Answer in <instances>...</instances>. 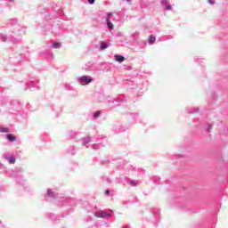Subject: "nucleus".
I'll use <instances>...</instances> for the list:
<instances>
[{
	"mask_svg": "<svg viewBox=\"0 0 228 228\" xmlns=\"http://www.w3.org/2000/svg\"><path fill=\"white\" fill-rule=\"evenodd\" d=\"M43 200L45 202H53V204H56L59 208H66V211H72V208L77 206V200L64 196H58V193L53 191L52 189H47Z\"/></svg>",
	"mask_w": 228,
	"mask_h": 228,
	"instance_id": "nucleus-1",
	"label": "nucleus"
},
{
	"mask_svg": "<svg viewBox=\"0 0 228 228\" xmlns=\"http://www.w3.org/2000/svg\"><path fill=\"white\" fill-rule=\"evenodd\" d=\"M98 101L100 102H108L111 104L112 108H115V106H120L122 102H127V98L126 94H119L117 98H111L110 96H106L104 94H99Z\"/></svg>",
	"mask_w": 228,
	"mask_h": 228,
	"instance_id": "nucleus-2",
	"label": "nucleus"
},
{
	"mask_svg": "<svg viewBox=\"0 0 228 228\" xmlns=\"http://www.w3.org/2000/svg\"><path fill=\"white\" fill-rule=\"evenodd\" d=\"M125 86H127L130 90H135L138 92L137 95H142L143 92H145V88H143V82L138 78H130L124 80Z\"/></svg>",
	"mask_w": 228,
	"mask_h": 228,
	"instance_id": "nucleus-3",
	"label": "nucleus"
},
{
	"mask_svg": "<svg viewBox=\"0 0 228 228\" xmlns=\"http://www.w3.org/2000/svg\"><path fill=\"white\" fill-rule=\"evenodd\" d=\"M0 171L4 172L6 177H12V179H19L21 174H24L22 167H16L15 169H8L6 166L0 162Z\"/></svg>",
	"mask_w": 228,
	"mask_h": 228,
	"instance_id": "nucleus-4",
	"label": "nucleus"
},
{
	"mask_svg": "<svg viewBox=\"0 0 228 228\" xmlns=\"http://www.w3.org/2000/svg\"><path fill=\"white\" fill-rule=\"evenodd\" d=\"M12 51L16 53L15 58L18 60V63H20L22 60H29V51L26 50L22 45L13 46Z\"/></svg>",
	"mask_w": 228,
	"mask_h": 228,
	"instance_id": "nucleus-5",
	"label": "nucleus"
},
{
	"mask_svg": "<svg viewBox=\"0 0 228 228\" xmlns=\"http://www.w3.org/2000/svg\"><path fill=\"white\" fill-rule=\"evenodd\" d=\"M150 213L151 216L149 217V222H151V224H154V225H158V223L161 218V210L158 208H153L150 210Z\"/></svg>",
	"mask_w": 228,
	"mask_h": 228,
	"instance_id": "nucleus-6",
	"label": "nucleus"
},
{
	"mask_svg": "<svg viewBox=\"0 0 228 228\" xmlns=\"http://www.w3.org/2000/svg\"><path fill=\"white\" fill-rule=\"evenodd\" d=\"M17 154H19V150L12 153H4L2 155V159H5L9 165H15V163H17Z\"/></svg>",
	"mask_w": 228,
	"mask_h": 228,
	"instance_id": "nucleus-7",
	"label": "nucleus"
},
{
	"mask_svg": "<svg viewBox=\"0 0 228 228\" xmlns=\"http://www.w3.org/2000/svg\"><path fill=\"white\" fill-rule=\"evenodd\" d=\"M8 26H15L14 32L18 31V35L20 37L21 35H24V31H26V28L21 27L20 25L17 24V20L15 19H10L7 20Z\"/></svg>",
	"mask_w": 228,
	"mask_h": 228,
	"instance_id": "nucleus-8",
	"label": "nucleus"
},
{
	"mask_svg": "<svg viewBox=\"0 0 228 228\" xmlns=\"http://www.w3.org/2000/svg\"><path fill=\"white\" fill-rule=\"evenodd\" d=\"M39 83L40 82L38 80L32 77L30 78V80L27 82L24 90H30L31 92H33V90H39L40 89Z\"/></svg>",
	"mask_w": 228,
	"mask_h": 228,
	"instance_id": "nucleus-9",
	"label": "nucleus"
},
{
	"mask_svg": "<svg viewBox=\"0 0 228 228\" xmlns=\"http://www.w3.org/2000/svg\"><path fill=\"white\" fill-rule=\"evenodd\" d=\"M19 111H20V102L17 100H12L10 102L9 112L15 115V113H19Z\"/></svg>",
	"mask_w": 228,
	"mask_h": 228,
	"instance_id": "nucleus-10",
	"label": "nucleus"
},
{
	"mask_svg": "<svg viewBox=\"0 0 228 228\" xmlns=\"http://www.w3.org/2000/svg\"><path fill=\"white\" fill-rule=\"evenodd\" d=\"M111 17H113V12H107L105 17V25L107 29L111 32L115 29V25L111 22Z\"/></svg>",
	"mask_w": 228,
	"mask_h": 228,
	"instance_id": "nucleus-11",
	"label": "nucleus"
},
{
	"mask_svg": "<svg viewBox=\"0 0 228 228\" xmlns=\"http://www.w3.org/2000/svg\"><path fill=\"white\" fill-rule=\"evenodd\" d=\"M93 81L94 77L87 75H84L77 78V82L82 86L90 85V83H92Z\"/></svg>",
	"mask_w": 228,
	"mask_h": 228,
	"instance_id": "nucleus-12",
	"label": "nucleus"
},
{
	"mask_svg": "<svg viewBox=\"0 0 228 228\" xmlns=\"http://www.w3.org/2000/svg\"><path fill=\"white\" fill-rule=\"evenodd\" d=\"M132 38L140 49H145V47H147V41L138 38V34H133Z\"/></svg>",
	"mask_w": 228,
	"mask_h": 228,
	"instance_id": "nucleus-13",
	"label": "nucleus"
},
{
	"mask_svg": "<svg viewBox=\"0 0 228 228\" xmlns=\"http://www.w3.org/2000/svg\"><path fill=\"white\" fill-rule=\"evenodd\" d=\"M0 40L1 42H6V40H9L10 42H12V44H19L20 42V39H19V37H15L12 35L6 37L3 34H0Z\"/></svg>",
	"mask_w": 228,
	"mask_h": 228,
	"instance_id": "nucleus-14",
	"label": "nucleus"
},
{
	"mask_svg": "<svg viewBox=\"0 0 228 228\" xmlns=\"http://www.w3.org/2000/svg\"><path fill=\"white\" fill-rule=\"evenodd\" d=\"M95 215L98 218H111L113 215V210H102L97 212Z\"/></svg>",
	"mask_w": 228,
	"mask_h": 228,
	"instance_id": "nucleus-15",
	"label": "nucleus"
},
{
	"mask_svg": "<svg viewBox=\"0 0 228 228\" xmlns=\"http://www.w3.org/2000/svg\"><path fill=\"white\" fill-rule=\"evenodd\" d=\"M79 134H81L79 132L70 130L66 133V138L67 140H75V142H79Z\"/></svg>",
	"mask_w": 228,
	"mask_h": 228,
	"instance_id": "nucleus-16",
	"label": "nucleus"
},
{
	"mask_svg": "<svg viewBox=\"0 0 228 228\" xmlns=\"http://www.w3.org/2000/svg\"><path fill=\"white\" fill-rule=\"evenodd\" d=\"M126 129H129V127L124 126L121 124H116L112 127V131L116 134H120V133H124Z\"/></svg>",
	"mask_w": 228,
	"mask_h": 228,
	"instance_id": "nucleus-17",
	"label": "nucleus"
},
{
	"mask_svg": "<svg viewBox=\"0 0 228 228\" xmlns=\"http://www.w3.org/2000/svg\"><path fill=\"white\" fill-rule=\"evenodd\" d=\"M126 179H127L128 183L130 184V186H138L140 184V181L138 180H131L127 177H123V178H117V183L118 184H120V183H123V181H126Z\"/></svg>",
	"mask_w": 228,
	"mask_h": 228,
	"instance_id": "nucleus-18",
	"label": "nucleus"
},
{
	"mask_svg": "<svg viewBox=\"0 0 228 228\" xmlns=\"http://www.w3.org/2000/svg\"><path fill=\"white\" fill-rule=\"evenodd\" d=\"M68 215H69V212H67L66 214L62 213L61 216H56L53 213H49L47 214V218H49V220L58 221L60 220V218H65V216H67Z\"/></svg>",
	"mask_w": 228,
	"mask_h": 228,
	"instance_id": "nucleus-19",
	"label": "nucleus"
},
{
	"mask_svg": "<svg viewBox=\"0 0 228 228\" xmlns=\"http://www.w3.org/2000/svg\"><path fill=\"white\" fill-rule=\"evenodd\" d=\"M111 45V42L110 40H103L100 42L99 50L100 51H105V49H108Z\"/></svg>",
	"mask_w": 228,
	"mask_h": 228,
	"instance_id": "nucleus-20",
	"label": "nucleus"
},
{
	"mask_svg": "<svg viewBox=\"0 0 228 228\" xmlns=\"http://www.w3.org/2000/svg\"><path fill=\"white\" fill-rule=\"evenodd\" d=\"M200 111V109L199 107H187L185 109V112L188 114V115H193L195 113H199Z\"/></svg>",
	"mask_w": 228,
	"mask_h": 228,
	"instance_id": "nucleus-21",
	"label": "nucleus"
},
{
	"mask_svg": "<svg viewBox=\"0 0 228 228\" xmlns=\"http://www.w3.org/2000/svg\"><path fill=\"white\" fill-rule=\"evenodd\" d=\"M161 4L165 7L167 12H170V10H172V4L168 3V0H161Z\"/></svg>",
	"mask_w": 228,
	"mask_h": 228,
	"instance_id": "nucleus-22",
	"label": "nucleus"
},
{
	"mask_svg": "<svg viewBox=\"0 0 228 228\" xmlns=\"http://www.w3.org/2000/svg\"><path fill=\"white\" fill-rule=\"evenodd\" d=\"M5 138L7 142H10L11 143L17 142V137L13 134H6Z\"/></svg>",
	"mask_w": 228,
	"mask_h": 228,
	"instance_id": "nucleus-23",
	"label": "nucleus"
},
{
	"mask_svg": "<svg viewBox=\"0 0 228 228\" xmlns=\"http://www.w3.org/2000/svg\"><path fill=\"white\" fill-rule=\"evenodd\" d=\"M114 60L118 63H123V61H126V57H124V55H121V54H115Z\"/></svg>",
	"mask_w": 228,
	"mask_h": 228,
	"instance_id": "nucleus-24",
	"label": "nucleus"
},
{
	"mask_svg": "<svg viewBox=\"0 0 228 228\" xmlns=\"http://www.w3.org/2000/svg\"><path fill=\"white\" fill-rule=\"evenodd\" d=\"M78 140H82V145H88V143L92 142V137L91 136L78 137Z\"/></svg>",
	"mask_w": 228,
	"mask_h": 228,
	"instance_id": "nucleus-25",
	"label": "nucleus"
},
{
	"mask_svg": "<svg viewBox=\"0 0 228 228\" xmlns=\"http://www.w3.org/2000/svg\"><path fill=\"white\" fill-rule=\"evenodd\" d=\"M40 56H45V58L52 59L53 58V52L51 50H46L40 53Z\"/></svg>",
	"mask_w": 228,
	"mask_h": 228,
	"instance_id": "nucleus-26",
	"label": "nucleus"
},
{
	"mask_svg": "<svg viewBox=\"0 0 228 228\" xmlns=\"http://www.w3.org/2000/svg\"><path fill=\"white\" fill-rule=\"evenodd\" d=\"M52 111H55V117H58L60 115V112L61 111V108L56 107V105L53 104L51 105Z\"/></svg>",
	"mask_w": 228,
	"mask_h": 228,
	"instance_id": "nucleus-27",
	"label": "nucleus"
},
{
	"mask_svg": "<svg viewBox=\"0 0 228 228\" xmlns=\"http://www.w3.org/2000/svg\"><path fill=\"white\" fill-rule=\"evenodd\" d=\"M130 117L134 121V124H136V122H142L140 120V115H138V113H130Z\"/></svg>",
	"mask_w": 228,
	"mask_h": 228,
	"instance_id": "nucleus-28",
	"label": "nucleus"
},
{
	"mask_svg": "<svg viewBox=\"0 0 228 228\" xmlns=\"http://www.w3.org/2000/svg\"><path fill=\"white\" fill-rule=\"evenodd\" d=\"M67 154H70L71 156H74L76 154V147L75 146H69L66 150Z\"/></svg>",
	"mask_w": 228,
	"mask_h": 228,
	"instance_id": "nucleus-29",
	"label": "nucleus"
},
{
	"mask_svg": "<svg viewBox=\"0 0 228 228\" xmlns=\"http://www.w3.org/2000/svg\"><path fill=\"white\" fill-rule=\"evenodd\" d=\"M148 44L150 45H154V44H156V37L154 35H150L148 38Z\"/></svg>",
	"mask_w": 228,
	"mask_h": 228,
	"instance_id": "nucleus-30",
	"label": "nucleus"
},
{
	"mask_svg": "<svg viewBox=\"0 0 228 228\" xmlns=\"http://www.w3.org/2000/svg\"><path fill=\"white\" fill-rule=\"evenodd\" d=\"M52 48L53 49H61V43L58 41H54L52 43Z\"/></svg>",
	"mask_w": 228,
	"mask_h": 228,
	"instance_id": "nucleus-31",
	"label": "nucleus"
},
{
	"mask_svg": "<svg viewBox=\"0 0 228 228\" xmlns=\"http://www.w3.org/2000/svg\"><path fill=\"white\" fill-rule=\"evenodd\" d=\"M101 110H96L94 112L92 113V118L93 120H97V118H99V117H101Z\"/></svg>",
	"mask_w": 228,
	"mask_h": 228,
	"instance_id": "nucleus-32",
	"label": "nucleus"
},
{
	"mask_svg": "<svg viewBox=\"0 0 228 228\" xmlns=\"http://www.w3.org/2000/svg\"><path fill=\"white\" fill-rule=\"evenodd\" d=\"M175 159H182V161H188V157L182 154H177L175 156Z\"/></svg>",
	"mask_w": 228,
	"mask_h": 228,
	"instance_id": "nucleus-33",
	"label": "nucleus"
},
{
	"mask_svg": "<svg viewBox=\"0 0 228 228\" xmlns=\"http://www.w3.org/2000/svg\"><path fill=\"white\" fill-rule=\"evenodd\" d=\"M65 90H68V92H76V88L74 86H70L69 84L64 85Z\"/></svg>",
	"mask_w": 228,
	"mask_h": 228,
	"instance_id": "nucleus-34",
	"label": "nucleus"
},
{
	"mask_svg": "<svg viewBox=\"0 0 228 228\" xmlns=\"http://www.w3.org/2000/svg\"><path fill=\"white\" fill-rule=\"evenodd\" d=\"M92 149L94 151H99V149H102V143H94L92 145Z\"/></svg>",
	"mask_w": 228,
	"mask_h": 228,
	"instance_id": "nucleus-35",
	"label": "nucleus"
},
{
	"mask_svg": "<svg viewBox=\"0 0 228 228\" xmlns=\"http://www.w3.org/2000/svg\"><path fill=\"white\" fill-rule=\"evenodd\" d=\"M205 129H206V132H207V133H211V129H213V125L210 124V123H208V124L205 126Z\"/></svg>",
	"mask_w": 228,
	"mask_h": 228,
	"instance_id": "nucleus-36",
	"label": "nucleus"
},
{
	"mask_svg": "<svg viewBox=\"0 0 228 228\" xmlns=\"http://www.w3.org/2000/svg\"><path fill=\"white\" fill-rule=\"evenodd\" d=\"M152 181H153V183H155V184H159V181H161V177H159V176H153L152 177Z\"/></svg>",
	"mask_w": 228,
	"mask_h": 228,
	"instance_id": "nucleus-37",
	"label": "nucleus"
},
{
	"mask_svg": "<svg viewBox=\"0 0 228 228\" xmlns=\"http://www.w3.org/2000/svg\"><path fill=\"white\" fill-rule=\"evenodd\" d=\"M0 133H10V128H8V127H0Z\"/></svg>",
	"mask_w": 228,
	"mask_h": 228,
	"instance_id": "nucleus-38",
	"label": "nucleus"
},
{
	"mask_svg": "<svg viewBox=\"0 0 228 228\" xmlns=\"http://www.w3.org/2000/svg\"><path fill=\"white\" fill-rule=\"evenodd\" d=\"M108 163H110V159H102L101 160L100 164L102 165V167H104V165H108Z\"/></svg>",
	"mask_w": 228,
	"mask_h": 228,
	"instance_id": "nucleus-39",
	"label": "nucleus"
},
{
	"mask_svg": "<svg viewBox=\"0 0 228 228\" xmlns=\"http://www.w3.org/2000/svg\"><path fill=\"white\" fill-rule=\"evenodd\" d=\"M57 13L61 17H65V12H63V10H61V9L58 10Z\"/></svg>",
	"mask_w": 228,
	"mask_h": 228,
	"instance_id": "nucleus-40",
	"label": "nucleus"
},
{
	"mask_svg": "<svg viewBox=\"0 0 228 228\" xmlns=\"http://www.w3.org/2000/svg\"><path fill=\"white\" fill-rule=\"evenodd\" d=\"M110 193H111V191H110V189L105 190V195L107 197L110 196Z\"/></svg>",
	"mask_w": 228,
	"mask_h": 228,
	"instance_id": "nucleus-41",
	"label": "nucleus"
},
{
	"mask_svg": "<svg viewBox=\"0 0 228 228\" xmlns=\"http://www.w3.org/2000/svg\"><path fill=\"white\" fill-rule=\"evenodd\" d=\"M88 4H94L95 0H87Z\"/></svg>",
	"mask_w": 228,
	"mask_h": 228,
	"instance_id": "nucleus-42",
	"label": "nucleus"
},
{
	"mask_svg": "<svg viewBox=\"0 0 228 228\" xmlns=\"http://www.w3.org/2000/svg\"><path fill=\"white\" fill-rule=\"evenodd\" d=\"M106 183H108L109 184H111V179H110V177L106 178Z\"/></svg>",
	"mask_w": 228,
	"mask_h": 228,
	"instance_id": "nucleus-43",
	"label": "nucleus"
},
{
	"mask_svg": "<svg viewBox=\"0 0 228 228\" xmlns=\"http://www.w3.org/2000/svg\"><path fill=\"white\" fill-rule=\"evenodd\" d=\"M127 169H128V170H134V167H133L132 165H129V166L127 167Z\"/></svg>",
	"mask_w": 228,
	"mask_h": 228,
	"instance_id": "nucleus-44",
	"label": "nucleus"
},
{
	"mask_svg": "<svg viewBox=\"0 0 228 228\" xmlns=\"http://www.w3.org/2000/svg\"><path fill=\"white\" fill-rule=\"evenodd\" d=\"M209 4H215V0H208Z\"/></svg>",
	"mask_w": 228,
	"mask_h": 228,
	"instance_id": "nucleus-45",
	"label": "nucleus"
},
{
	"mask_svg": "<svg viewBox=\"0 0 228 228\" xmlns=\"http://www.w3.org/2000/svg\"><path fill=\"white\" fill-rule=\"evenodd\" d=\"M182 210L186 213L187 211H190V208H182Z\"/></svg>",
	"mask_w": 228,
	"mask_h": 228,
	"instance_id": "nucleus-46",
	"label": "nucleus"
},
{
	"mask_svg": "<svg viewBox=\"0 0 228 228\" xmlns=\"http://www.w3.org/2000/svg\"><path fill=\"white\" fill-rule=\"evenodd\" d=\"M196 123V127H199V123L200 122L199 119L194 121Z\"/></svg>",
	"mask_w": 228,
	"mask_h": 228,
	"instance_id": "nucleus-47",
	"label": "nucleus"
},
{
	"mask_svg": "<svg viewBox=\"0 0 228 228\" xmlns=\"http://www.w3.org/2000/svg\"><path fill=\"white\" fill-rule=\"evenodd\" d=\"M179 191H186V189L184 187H182L179 189Z\"/></svg>",
	"mask_w": 228,
	"mask_h": 228,
	"instance_id": "nucleus-48",
	"label": "nucleus"
},
{
	"mask_svg": "<svg viewBox=\"0 0 228 228\" xmlns=\"http://www.w3.org/2000/svg\"><path fill=\"white\" fill-rule=\"evenodd\" d=\"M116 35L117 37H122V34L120 32L117 33Z\"/></svg>",
	"mask_w": 228,
	"mask_h": 228,
	"instance_id": "nucleus-49",
	"label": "nucleus"
},
{
	"mask_svg": "<svg viewBox=\"0 0 228 228\" xmlns=\"http://www.w3.org/2000/svg\"><path fill=\"white\" fill-rule=\"evenodd\" d=\"M212 101H215V93L212 94Z\"/></svg>",
	"mask_w": 228,
	"mask_h": 228,
	"instance_id": "nucleus-50",
	"label": "nucleus"
},
{
	"mask_svg": "<svg viewBox=\"0 0 228 228\" xmlns=\"http://www.w3.org/2000/svg\"><path fill=\"white\" fill-rule=\"evenodd\" d=\"M123 1H126V3H131V1L133 0H123Z\"/></svg>",
	"mask_w": 228,
	"mask_h": 228,
	"instance_id": "nucleus-51",
	"label": "nucleus"
},
{
	"mask_svg": "<svg viewBox=\"0 0 228 228\" xmlns=\"http://www.w3.org/2000/svg\"><path fill=\"white\" fill-rule=\"evenodd\" d=\"M122 228H129V226L128 225H124V226H122Z\"/></svg>",
	"mask_w": 228,
	"mask_h": 228,
	"instance_id": "nucleus-52",
	"label": "nucleus"
},
{
	"mask_svg": "<svg viewBox=\"0 0 228 228\" xmlns=\"http://www.w3.org/2000/svg\"><path fill=\"white\" fill-rule=\"evenodd\" d=\"M43 136H47V134H42L40 135V138H42Z\"/></svg>",
	"mask_w": 228,
	"mask_h": 228,
	"instance_id": "nucleus-53",
	"label": "nucleus"
},
{
	"mask_svg": "<svg viewBox=\"0 0 228 228\" xmlns=\"http://www.w3.org/2000/svg\"><path fill=\"white\" fill-rule=\"evenodd\" d=\"M91 228H97V225H93Z\"/></svg>",
	"mask_w": 228,
	"mask_h": 228,
	"instance_id": "nucleus-54",
	"label": "nucleus"
},
{
	"mask_svg": "<svg viewBox=\"0 0 228 228\" xmlns=\"http://www.w3.org/2000/svg\"><path fill=\"white\" fill-rule=\"evenodd\" d=\"M1 101H3V99L0 98V103H1Z\"/></svg>",
	"mask_w": 228,
	"mask_h": 228,
	"instance_id": "nucleus-55",
	"label": "nucleus"
}]
</instances>
